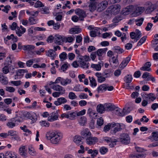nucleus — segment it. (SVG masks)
<instances>
[{
	"label": "nucleus",
	"instance_id": "f257e3e1",
	"mask_svg": "<svg viewBox=\"0 0 158 158\" xmlns=\"http://www.w3.org/2000/svg\"><path fill=\"white\" fill-rule=\"evenodd\" d=\"M46 137L48 139L50 140L51 143L56 144L59 143L62 138V135L60 133L56 131H50L46 134Z\"/></svg>",
	"mask_w": 158,
	"mask_h": 158
},
{
	"label": "nucleus",
	"instance_id": "f03ea898",
	"mask_svg": "<svg viewBox=\"0 0 158 158\" xmlns=\"http://www.w3.org/2000/svg\"><path fill=\"white\" fill-rule=\"evenodd\" d=\"M77 60L81 68L83 69H87L88 68L89 63L88 62L90 60L89 56L85 55L83 57L77 58Z\"/></svg>",
	"mask_w": 158,
	"mask_h": 158
},
{
	"label": "nucleus",
	"instance_id": "7ed1b4c3",
	"mask_svg": "<svg viewBox=\"0 0 158 158\" xmlns=\"http://www.w3.org/2000/svg\"><path fill=\"white\" fill-rule=\"evenodd\" d=\"M121 143L125 145L129 144L131 141V138L129 135L127 133H121L119 138Z\"/></svg>",
	"mask_w": 158,
	"mask_h": 158
},
{
	"label": "nucleus",
	"instance_id": "20e7f679",
	"mask_svg": "<svg viewBox=\"0 0 158 158\" xmlns=\"http://www.w3.org/2000/svg\"><path fill=\"white\" fill-rule=\"evenodd\" d=\"M135 149L137 152L139 153L130 155V158H143L145 157V155L142 153L143 151V148L139 147H136Z\"/></svg>",
	"mask_w": 158,
	"mask_h": 158
},
{
	"label": "nucleus",
	"instance_id": "39448f33",
	"mask_svg": "<svg viewBox=\"0 0 158 158\" xmlns=\"http://www.w3.org/2000/svg\"><path fill=\"white\" fill-rule=\"evenodd\" d=\"M108 2L106 0H104L96 4V8L98 12H101L105 10L107 6Z\"/></svg>",
	"mask_w": 158,
	"mask_h": 158
},
{
	"label": "nucleus",
	"instance_id": "423d86ee",
	"mask_svg": "<svg viewBox=\"0 0 158 158\" xmlns=\"http://www.w3.org/2000/svg\"><path fill=\"white\" fill-rule=\"evenodd\" d=\"M121 6L118 4L115 5L111 6L107 9V11H109L111 14L116 15L118 14L120 12Z\"/></svg>",
	"mask_w": 158,
	"mask_h": 158
},
{
	"label": "nucleus",
	"instance_id": "0eeeda50",
	"mask_svg": "<svg viewBox=\"0 0 158 158\" xmlns=\"http://www.w3.org/2000/svg\"><path fill=\"white\" fill-rule=\"evenodd\" d=\"M120 123H111V133L114 134L117 132L121 131L122 128Z\"/></svg>",
	"mask_w": 158,
	"mask_h": 158
},
{
	"label": "nucleus",
	"instance_id": "6e6552de",
	"mask_svg": "<svg viewBox=\"0 0 158 158\" xmlns=\"http://www.w3.org/2000/svg\"><path fill=\"white\" fill-rule=\"evenodd\" d=\"M103 139L109 144V145L111 148H113L116 144V143L118 141L116 139L105 136L103 138Z\"/></svg>",
	"mask_w": 158,
	"mask_h": 158
},
{
	"label": "nucleus",
	"instance_id": "1a4fd4ad",
	"mask_svg": "<svg viewBox=\"0 0 158 158\" xmlns=\"http://www.w3.org/2000/svg\"><path fill=\"white\" fill-rule=\"evenodd\" d=\"M59 111V110H58L51 113L48 118V120L52 122L58 120L59 117L58 113Z\"/></svg>",
	"mask_w": 158,
	"mask_h": 158
},
{
	"label": "nucleus",
	"instance_id": "9d476101",
	"mask_svg": "<svg viewBox=\"0 0 158 158\" xmlns=\"http://www.w3.org/2000/svg\"><path fill=\"white\" fill-rule=\"evenodd\" d=\"M85 140L87 144L91 146L94 145L98 142V139L97 137L90 135Z\"/></svg>",
	"mask_w": 158,
	"mask_h": 158
},
{
	"label": "nucleus",
	"instance_id": "9b49d317",
	"mask_svg": "<svg viewBox=\"0 0 158 158\" xmlns=\"http://www.w3.org/2000/svg\"><path fill=\"white\" fill-rule=\"evenodd\" d=\"M20 120L19 118L17 119V118H12L8 121V123L6 124V125L10 128H12L15 126V122H20Z\"/></svg>",
	"mask_w": 158,
	"mask_h": 158
},
{
	"label": "nucleus",
	"instance_id": "f8f14e48",
	"mask_svg": "<svg viewBox=\"0 0 158 158\" xmlns=\"http://www.w3.org/2000/svg\"><path fill=\"white\" fill-rule=\"evenodd\" d=\"M26 116L28 118L31 119L32 122V123L35 122L37 119L36 114L34 112L30 113L26 112Z\"/></svg>",
	"mask_w": 158,
	"mask_h": 158
},
{
	"label": "nucleus",
	"instance_id": "ddd939ff",
	"mask_svg": "<svg viewBox=\"0 0 158 158\" xmlns=\"http://www.w3.org/2000/svg\"><path fill=\"white\" fill-rule=\"evenodd\" d=\"M75 11L76 14L79 16L80 20L81 21H83L84 18L86 16L85 11L80 9H77Z\"/></svg>",
	"mask_w": 158,
	"mask_h": 158
},
{
	"label": "nucleus",
	"instance_id": "4468645a",
	"mask_svg": "<svg viewBox=\"0 0 158 158\" xmlns=\"http://www.w3.org/2000/svg\"><path fill=\"white\" fill-rule=\"evenodd\" d=\"M54 42L55 43L58 45H61L64 41V38L63 39V37L59 35H56L54 36Z\"/></svg>",
	"mask_w": 158,
	"mask_h": 158
},
{
	"label": "nucleus",
	"instance_id": "2eb2a0df",
	"mask_svg": "<svg viewBox=\"0 0 158 158\" xmlns=\"http://www.w3.org/2000/svg\"><path fill=\"white\" fill-rule=\"evenodd\" d=\"M81 135L82 138L86 139L89 136L92 135V134L88 129L85 128L81 132Z\"/></svg>",
	"mask_w": 158,
	"mask_h": 158
},
{
	"label": "nucleus",
	"instance_id": "dca6fc26",
	"mask_svg": "<svg viewBox=\"0 0 158 158\" xmlns=\"http://www.w3.org/2000/svg\"><path fill=\"white\" fill-rule=\"evenodd\" d=\"M20 155L23 157H26L27 154V149L25 146H21L19 149Z\"/></svg>",
	"mask_w": 158,
	"mask_h": 158
},
{
	"label": "nucleus",
	"instance_id": "f3484780",
	"mask_svg": "<svg viewBox=\"0 0 158 158\" xmlns=\"http://www.w3.org/2000/svg\"><path fill=\"white\" fill-rule=\"evenodd\" d=\"M133 8V6L132 5H129L123 9L121 13L124 15H127L131 11Z\"/></svg>",
	"mask_w": 158,
	"mask_h": 158
},
{
	"label": "nucleus",
	"instance_id": "a211bd4d",
	"mask_svg": "<svg viewBox=\"0 0 158 158\" xmlns=\"http://www.w3.org/2000/svg\"><path fill=\"white\" fill-rule=\"evenodd\" d=\"M131 59V57L128 56L123 59L119 65V67L122 69L127 66Z\"/></svg>",
	"mask_w": 158,
	"mask_h": 158
},
{
	"label": "nucleus",
	"instance_id": "6ab92c4d",
	"mask_svg": "<svg viewBox=\"0 0 158 158\" xmlns=\"http://www.w3.org/2000/svg\"><path fill=\"white\" fill-rule=\"evenodd\" d=\"M52 88L56 91H59L61 93V94H65V90L64 88L62 86L58 85H56L52 86Z\"/></svg>",
	"mask_w": 158,
	"mask_h": 158
},
{
	"label": "nucleus",
	"instance_id": "aec40b11",
	"mask_svg": "<svg viewBox=\"0 0 158 158\" xmlns=\"http://www.w3.org/2000/svg\"><path fill=\"white\" fill-rule=\"evenodd\" d=\"M107 48H104L99 49L96 52V54L98 56V59L101 60H102V56L106 53L107 51Z\"/></svg>",
	"mask_w": 158,
	"mask_h": 158
},
{
	"label": "nucleus",
	"instance_id": "412c9836",
	"mask_svg": "<svg viewBox=\"0 0 158 158\" xmlns=\"http://www.w3.org/2000/svg\"><path fill=\"white\" fill-rule=\"evenodd\" d=\"M95 75L97 78V81L98 82L102 83L106 80L105 77H103L102 73L97 72L95 74Z\"/></svg>",
	"mask_w": 158,
	"mask_h": 158
},
{
	"label": "nucleus",
	"instance_id": "4be33fe9",
	"mask_svg": "<svg viewBox=\"0 0 158 158\" xmlns=\"http://www.w3.org/2000/svg\"><path fill=\"white\" fill-rule=\"evenodd\" d=\"M67 102V99L64 97H60L57 99V100L55 101L54 104L56 106H59L62 104H64Z\"/></svg>",
	"mask_w": 158,
	"mask_h": 158
},
{
	"label": "nucleus",
	"instance_id": "5701e85b",
	"mask_svg": "<svg viewBox=\"0 0 158 158\" xmlns=\"http://www.w3.org/2000/svg\"><path fill=\"white\" fill-rule=\"evenodd\" d=\"M105 109L107 111H112L116 108H118V107H116L114 105L111 103H107L105 104Z\"/></svg>",
	"mask_w": 158,
	"mask_h": 158
},
{
	"label": "nucleus",
	"instance_id": "b1692460",
	"mask_svg": "<svg viewBox=\"0 0 158 158\" xmlns=\"http://www.w3.org/2000/svg\"><path fill=\"white\" fill-rule=\"evenodd\" d=\"M90 2L89 5V9L90 11H93L96 9L98 0H90Z\"/></svg>",
	"mask_w": 158,
	"mask_h": 158
},
{
	"label": "nucleus",
	"instance_id": "393cba45",
	"mask_svg": "<svg viewBox=\"0 0 158 158\" xmlns=\"http://www.w3.org/2000/svg\"><path fill=\"white\" fill-rule=\"evenodd\" d=\"M17 132L13 130H10L8 131V136L10 135L13 136L12 139L15 140H18L20 139V138L17 134Z\"/></svg>",
	"mask_w": 158,
	"mask_h": 158
},
{
	"label": "nucleus",
	"instance_id": "a878e982",
	"mask_svg": "<svg viewBox=\"0 0 158 158\" xmlns=\"http://www.w3.org/2000/svg\"><path fill=\"white\" fill-rule=\"evenodd\" d=\"M104 76L106 78L110 77L113 74V72L111 69H108L105 70L102 73Z\"/></svg>",
	"mask_w": 158,
	"mask_h": 158
},
{
	"label": "nucleus",
	"instance_id": "bb28decb",
	"mask_svg": "<svg viewBox=\"0 0 158 158\" xmlns=\"http://www.w3.org/2000/svg\"><path fill=\"white\" fill-rule=\"evenodd\" d=\"M149 139L152 141L153 140L158 141V131H154L152 133L151 135L149 137Z\"/></svg>",
	"mask_w": 158,
	"mask_h": 158
},
{
	"label": "nucleus",
	"instance_id": "cd10ccee",
	"mask_svg": "<svg viewBox=\"0 0 158 158\" xmlns=\"http://www.w3.org/2000/svg\"><path fill=\"white\" fill-rule=\"evenodd\" d=\"M0 81L3 85H6L8 83L7 77L2 73H0Z\"/></svg>",
	"mask_w": 158,
	"mask_h": 158
},
{
	"label": "nucleus",
	"instance_id": "c85d7f7f",
	"mask_svg": "<svg viewBox=\"0 0 158 158\" xmlns=\"http://www.w3.org/2000/svg\"><path fill=\"white\" fill-rule=\"evenodd\" d=\"M113 50L114 52L117 53L118 54H121L124 51L123 49L121 48L119 46H116L114 47Z\"/></svg>",
	"mask_w": 158,
	"mask_h": 158
},
{
	"label": "nucleus",
	"instance_id": "c756f323",
	"mask_svg": "<svg viewBox=\"0 0 158 158\" xmlns=\"http://www.w3.org/2000/svg\"><path fill=\"white\" fill-rule=\"evenodd\" d=\"M101 63L102 64V65H103V64L104 63H103L102 61H101L100 62H98V64H92L91 66V67L94 69H95L97 71H100L101 69Z\"/></svg>",
	"mask_w": 158,
	"mask_h": 158
},
{
	"label": "nucleus",
	"instance_id": "7c9ffc66",
	"mask_svg": "<svg viewBox=\"0 0 158 158\" xmlns=\"http://www.w3.org/2000/svg\"><path fill=\"white\" fill-rule=\"evenodd\" d=\"M105 110V107L102 104L98 105L97 107V112L100 114L103 113Z\"/></svg>",
	"mask_w": 158,
	"mask_h": 158
},
{
	"label": "nucleus",
	"instance_id": "2f4dec72",
	"mask_svg": "<svg viewBox=\"0 0 158 158\" xmlns=\"http://www.w3.org/2000/svg\"><path fill=\"white\" fill-rule=\"evenodd\" d=\"M144 10V7L139 6L136 8L134 12L136 15H139L141 14Z\"/></svg>",
	"mask_w": 158,
	"mask_h": 158
},
{
	"label": "nucleus",
	"instance_id": "473e14b6",
	"mask_svg": "<svg viewBox=\"0 0 158 158\" xmlns=\"http://www.w3.org/2000/svg\"><path fill=\"white\" fill-rule=\"evenodd\" d=\"M125 110V109L124 108H123V110H122L120 108H118V109L116 110V114L119 116L123 117L126 114L124 112Z\"/></svg>",
	"mask_w": 158,
	"mask_h": 158
},
{
	"label": "nucleus",
	"instance_id": "72a5a7b5",
	"mask_svg": "<svg viewBox=\"0 0 158 158\" xmlns=\"http://www.w3.org/2000/svg\"><path fill=\"white\" fill-rule=\"evenodd\" d=\"M20 128L23 131L26 132V133L24 134L25 135L27 136L31 134V131L27 129V126L25 125H24L23 127H21Z\"/></svg>",
	"mask_w": 158,
	"mask_h": 158
},
{
	"label": "nucleus",
	"instance_id": "f704fd0d",
	"mask_svg": "<svg viewBox=\"0 0 158 158\" xmlns=\"http://www.w3.org/2000/svg\"><path fill=\"white\" fill-rule=\"evenodd\" d=\"M83 138H82V137L80 136H76L75 137L74 141L77 144H80L82 143Z\"/></svg>",
	"mask_w": 158,
	"mask_h": 158
},
{
	"label": "nucleus",
	"instance_id": "c9c22d12",
	"mask_svg": "<svg viewBox=\"0 0 158 158\" xmlns=\"http://www.w3.org/2000/svg\"><path fill=\"white\" fill-rule=\"evenodd\" d=\"M124 81L126 83H130L133 79L132 75L131 74H127L124 78Z\"/></svg>",
	"mask_w": 158,
	"mask_h": 158
},
{
	"label": "nucleus",
	"instance_id": "e433bc0d",
	"mask_svg": "<svg viewBox=\"0 0 158 158\" xmlns=\"http://www.w3.org/2000/svg\"><path fill=\"white\" fill-rule=\"evenodd\" d=\"M87 153L91 154V157H95L98 154V151L96 149L93 150L91 149L88 150Z\"/></svg>",
	"mask_w": 158,
	"mask_h": 158
},
{
	"label": "nucleus",
	"instance_id": "4c0bfd02",
	"mask_svg": "<svg viewBox=\"0 0 158 158\" xmlns=\"http://www.w3.org/2000/svg\"><path fill=\"white\" fill-rule=\"evenodd\" d=\"M118 55L116 56V57L115 58V56H113L112 57L113 63L115 65H114L113 66L112 65V67L114 68H116L118 67L119 64V63L118 62Z\"/></svg>",
	"mask_w": 158,
	"mask_h": 158
},
{
	"label": "nucleus",
	"instance_id": "58836bf2",
	"mask_svg": "<svg viewBox=\"0 0 158 158\" xmlns=\"http://www.w3.org/2000/svg\"><path fill=\"white\" fill-rule=\"evenodd\" d=\"M35 47L31 45H24L23 46V49L24 51H30L34 49Z\"/></svg>",
	"mask_w": 158,
	"mask_h": 158
},
{
	"label": "nucleus",
	"instance_id": "ea45409f",
	"mask_svg": "<svg viewBox=\"0 0 158 158\" xmlns=\"http://www.w3.org/2000/svg\"><path fill=\"white\" fill-rule=\"evenodd\" d=\"M81 31V29L80 28H72L69 30L70 33L72 34H75L79 33Z\"/></svg>",
	"mask_w": 158,
	"mask_h": 158
},
{
	"label": "nucleus",
	"instance_id": "a19ab883",
	"mask_svg": "<svg viewBox=\"0 0 158 158\" xmlns=\"http://www.w3.org/2000/svg\"><path fill=\"white\" fill-rule=\"evenodd\" d=\"M107 88V84H103L99 86L97 88V91L99 93L100 91H106Z\"/></svg>",
	"mask_w": 158,
	"mask_h": 158
},
{
	"label": "nucleus",
	"instance_id": "79ce46f5",
	"mask_svg": "<svg viewBox=\"0 0 158 158\" xmlns=\"http://www.w3.org/2000/svg\"><path fill=\"white\" fill-rule=\"evenodd\" d=\"M69 118L70 120L74 119L75 118V117L77 116V112L73 111H71L70 112L69 111Z\"/></svg>",
	"mask_w": 158,
	"mask_h": 158
},
{
	"label": "nucleus",
	"instance_id": "37998d69",
	"mask_svg": "<svg viewBox=\"0 0 158 158\" xmlns=\"http://www.w3.org/2000/svg\"><path fill=\"white\" fill-rule=\"evenodd\" d=\"M71 82V80L70 79L66 78L64 79L62 78V81L61 82V84L63 86L66 85L68 84H69Z\"/></svg>",
	"mask_w": 158,
	"mask_h": 158
},
{
	"label": "nucleus",
	"instance_id": "c03bdc74",
	"mask_svg": "<svg viewBox=\"0 0 158 158\" xmlns=\"http://www.w3.org/2000/svg\"><path fill=\"white\" fill-rule=\"evenodd\" d=\"M56 52L53 49H50L47 52H46V55L48 56L53 57L55 56Z\"/></svg>",
	"mask_w": 158,
	"mask_h": 158
},
{
	"label": "nucleus",
	"instance_id": "a18cd8bd",
	"mask_svg": "<svg viewBox=\"0 0 158 158\" xmlns=\"http://www.w3.org/2000/svg\"><path fill=\"white\" fill-rule=\"evenodd\" d=\"M28 151L29 153L32 156H35L36 154V152L34 148L32 146H28Z\"/></svg>",
	"mask_w": 158,
	"mask_h": 158
},
{
	"label": "nucleus",
	"instance_id": "49530a36",
	"mask_svg": "<svg viewBox=\"0 0 158 158\" xmlns=\"http://www.w3.org/2000/svg\"><path fill=\"white\" fill-rule=\"evenodd\" d=\"M123 19V18L121 15H118L115 17L113 19L112 22H114L116 24L118 23Z\"/></svg>",
	"mask_w": 158,
	"mask_h": 158
},
{
	"label": "nucleus",
	"instance_id": "de8ad7c7",
	"mask_svg": "<svg viewBox=\"0 0 158 158\" xmlns=\"http://www.w3.org/2000/svg\"><path fill=\"white\" fill-rule=\"evenodd\" d=\"M89 79L91 86L92 87L93 86L94 87L96 86L97 85L96 81L94 77H92L91 78L90 77H89Z\"/></svg>",
	"mask_w": 158,
	"mask_h": 158
},
{
	"label": "nucleus",
	"instance_id": "09e8293b",
	"mask_svg": "<svg viewBox=\"0 0 158 158\" xmlns=\"http://www.w3.org/2000/svg\"><path fill=\"white\" fill-rule=\"evenodd\" d=\"M67 54L65 52H63L59 55V57L61 61H64L67 59Z\"/></svg>",
	"mask_w": 158,
	"mask_h": 158
},
{
	"label": "nucleus",
	"instance_id": "8fccbe9b",
	"mask_svg": "<svg viewBox=\"0 0 158 158\" xmlns=\"http://www.w3.org/2000/svg\"><path fill=\"white\" fill-rule=\"evenodd\" d=\"M37 20L38 19H35L33 17H31L28 19V22L30 25H33L36 24Z\"/></svg>",
	"mask_w": 158,
	"mask_h": 158
},
{
	"label": "nucleus",
	"instance_id": "3c124183",
	"mask_svg": "<svg viewBox=\"0 0 158 158\" xmlns=\"http://www.w3.org/2000/svg\"><path fill=\"white\" fill-rule=\"evenodd\" d=\"M86 120V118L84 116L81 117L79 120V123L81 126L85 125Z\"/></svg>",
	"mask_w": 158,
	"mask_h": 158
},
{
	"label": "nucleus",
	"instance_id": "603ef678",
	"mask_svg": "<svg viewBox=\"0 0 158 158\" xmlns=\"http://www.w3.org/2000/svg\"><path fill=\"white\" fill-rule=\"evenodd\" d=\"M144 19L143 18H141L140 19H137L135 20V22H138L136 24L138 26H141L143 21Z\"/></svg>",
	"mask_w": 158,
	"mask_h": 158
},
{
	"label": "nucleus",
	"instance_id": "864d4df0",
	"mask_svg": "<svg viewBox=\"0 0 158 158\" xmlns=\"http://www.w3.org/2000/svg\"><path fill=\"white\" fill-rule=\"evenodd\" d=\"M146 38L147 36H146L143 37L138 42L137 46H139L141 45L146 41Z\"/></svg>",
	"mask_w": 158,
	"mask_h": 158
},
{
	"label": "nucleus",
	"instance_id": "5fc2aeb1",
	"mask_svg": "<svg viewBox=\"0 0 158 158\" xmlns=\"http://www.w3.org/2000/svg\"><path fill=\"white\" fill-rule=\"evenodd\" d=\"M108 151V149L104 147H101L99 149V152L102 154H105Z\"/></svg>",
	"mask_w": 158,
	"mask_h": 158
},
{
	"label": "nucleus",
	"instance_id": "6e6d98bb",
	"mask_svg": "<svg viewBox=\"0 0 158 158\" xmlns=\"http://www.w3.org/2000/svg\"><path fill=\"white\" fill-rule=\"evenodd\" d=\"M44 5L39 0L37 1L35 3L34 7L35 8L43 7Z\"/></svg>",
	"mask_w": 158,
	"mask_h": 158
},
{
	"label": "nucleus",
	"instance_id": "4d7b16f0",
	"mask_svg": "<svg viewBox=\"0 0 158 158\" xmlns=\"http://www.w3.org/2000/svg\"><path fill=\"white\" fill-rule=\"evenodd\" d=\"M150 74L148 72H145L143 73L142 75V77L143 78H147V81L150 80Z\"/></svg>",
	"mask_w": 158,
	"mask_h": 158
},
{
	"label": "nucleus",
	"instance_id": "13d9d810",
	"mask_svg": "<svg viewBox=\"0 0 158 158\" xmlns=\"http://www.w3.org/2000/svg\"><path fill=\"white\" fill-rule=\"evenodd\" d=\"M68 97L69 99L72 100L76 98H77L75 93L73 92H70L69 94Z\"/></svg>",
	"mask_w": 158,
	"mask_h": 158
},
{
	"label": "nucleus",
	"instance_id": "bf43d9fd",
	"mask_svg": "<svg viewBox=\"0 0 158 158\" xmlns=\"http://www.w3.org/2000/svg\"><path fill=\"white\" fill-rule=\"evenodd\" d=\"M147 96V98H148L149 99L151 100L152 101H153L156 98V97H155V95L153 93H150L148 94Z\"/></svg>",
	"mask_w": 158,
	"mask_h": 158
},
{
	"label": "nucleus",
	"instance_id": "052dcab7",
	"mask_svg": "<svg viewBox=\"0 0 158 158\" xmlns=\"http://www.w3.org/2000/svg\"><path fill=\"white\" fill-rule=\"evenodd\" d=\"M16 74L15 75V77L18 76H23V72L22 69H19L16 72Z\"/></svg>",
	"mask_w": 158,
	"mask_h": 158
},
{
	"label": "nucleus",
	"instance_id": "680f3d73",
	"mask_svg": "<svg viewBox=\"0 0 158 158\" xmlns=\"http://www.w3.org/2000/svg\"><path fill=\"white\" fill-rule=\"evenodd\" d=\"M41 13L48 14L49 13V9L47 7H45L44 8L41 9Z\"/></svg>",
	"mask_w": 158,
	"mask_h": 158
},
{
	"label": "nucleus",
	"instance_id": "e2e57ef3",
	"mask_svg": "<svg viewBox=\"0 0 158 158\" xmlns=\"http://www.w3.org/2000/svg\"><path fill=\"white\" fill-rule=\"evenodd\" d=\"M35 60V59H32L27 60L26 63L27 66V67H30L33 63V61Z\"/></svg>",
	"mask_w": 158,
	"mask_h": 158
},
{
	"label": "nucleus",
	"instance_id": "0e129e2a",
	"mask_svg": "<svg viewBox=\"0 0 158 158\" xmlns=\"http://www.w3.org/2000/svg\"><path fill=\"white\" fill-rule=\"evenodd\" d=\"M6 91H8L10 93L14 92L15 90V89L11 86H7L6 88Z\"/></svg>",
	"mask_w": 158,
	"mask_h": 158
},
{
	"label": "nucleus",
	"instance_id": "69168bd1",
	"mask_svg": "<svg viewBox=\"0 0 158 158\" xmlns=\"http://www.w3.org/2000/svg\"><path fill=\"white\" fill-rule=\"evenodd\" d=\"M3 73L6 74L9 72L8 67L7 66H5L2 69Z\"/></svg>",
	"mask_w": 158,
	"mask_h": 158
},
{
	"label": "nucleus",
	"instance_id": "338daca9",
	"mask_svg": "<svg viewBox=\"0 0 158 158\" xmlns=\"http://www.w3.org/2000/svg\"><path fill=\"white\" fill-rule=\"evenodd\" d=\"M153 26V24L151 23H147V26L145 29L147 31H149L151 30Z\"/></svg>",
	"mask_w": 158,
	"mask_h": 158
},
{
	"label": "nucleus",
	"instance_id": "774afa93",
	"mask_svg": "<svg viewBox=\"0 0 158 158\" xmlns=\"http://www.w3.org/2000/svg\"><path fill=\"white\" fill-rule=\"evenodd\" d=\"M79 96L81 99H86L88 97L87 94L84 93H81Z\"/></svg>",
	"mask_w": 158,
	"mask_h": 158
}]
</instances>
